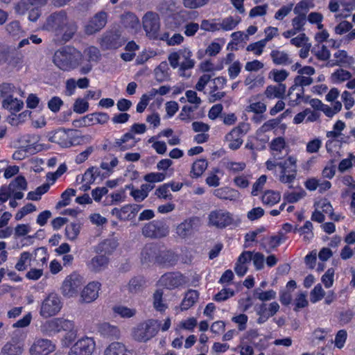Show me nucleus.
<instances>
[{"instance_id": "nucleus-1", "label": "nucleus", "mask_w": 355, "mask_h": 355, "mask_svg": "<svg viewBox=\"0 0 355 355\" xmlns=\"http://www.w3.org/2000/svg\"><path fill=\"white\" fill-rule=\"evenodd\" d=\"M44 28L48 31L53 32L60 36L62 41H69L77 31L75 21L70 19L64 10H60L51 14L46 19Z\"/></svg>"}, {"instance_id": "nucleus-2", "label": "nucleus", "mask_w": 355, "mask_h": 355, "mask_svg": "<svg viewBox=\"0 0 355 355\" xmlns=\"http://www.w3.org/2000/svg\"><path fill=\"white\" fill-rule=\"evenodd\" d=\"M55 65L62 71H71L83 64V54L71 46H64L57 50L53 56Z\"/></svg>"}, {"instance_id": "nucleus-3", "label": "nucleus", "mask_w": 355, "mask_h": 355, "mask_svg": "<svg viewBox=\"0 0 355 355\" xmlns=\"http://www.w3.org/2000/svg\"><path fill=\"white\" fill-rule=\"evenodd\" d=\"M192 52L187 48L173 52L168 55V60L172 68L179 67V73L181 76H184V71L193 69L195 66V60L191 58Z\"/></svg>"}, {"instance_id": "nucleus-4", "label": "nucleus", "mask_w": 355, "mask_h": 355, "mask_svg": "<svg viewBox=\"0 0 355 355\" xmlns=\"http://www.w3.org/2000/svg\"><path fill=\"white\" fill-rule=\"evenodd\" d=\"M81 137L76 130H65L59 128L51 132L49 140L52 143L59 144L63 148H69L78 145L80 143Z\"/></svg>"}, {"instance_id": "nucleus-5", "label": "nucleus", "mask_w": 355, "mask_h": 355, "mask_svg": "<svg viewBox=\"0 0 355 355\" xmlns=\"http://www.w3.org/2000/svg\"><path fill=\"white\" fill-rule=\"evenodd\" d=\"M161 324L157 320L150 319L139 323L132 330L134 339L139 342H146L156 336L160 329Z\"/></svg>"}, {"instance_id": "nucleus-6", "label": "nucleus", "mask_w": 355, "mask_h": 355, "mask_svg": "<svg viewBox=\"0 0 355 355\" xmlns=\"http://www.w3.org/2000/svg\"><path fill=\"white\" fill-rule=\"evenodd\" d=\"M146 130V126L144 123H134L128 132L124 134L121 138L115 140L114 147L121 151L133 148L138 142L134 134H144Z\"/></svg>"}, {"instance_id": "nucleus-7", "label": "nucleus", "mask_w": 355, "mask_h": 355, "mask_svg": "<svg viewBox=\"0 0 355 355\" xmlns=\"http://www.w3.org/2000/svg\"><path fill=\"white\" fill-rule=\"evenodd\" d=\"M127 41V38L122 35L119 28H112L105 31L101 38L100 44L103 49H116L122 46Z\"/></svg>"}, {"instance_id": "nucleus-8", "label": "nucleus", "mask_w": 355, "mask_h": 355, "mask_svg": "<svg viewBox=\"0 0 355 355\" xmlns=\"http://www.w3.org/2000/svg\"><path fill=\"white\" fill-rule=\"evenodd\" d=\"M141 233L146 238L161 239L168 234L169 227L162 220H153L143 225Z\"/></svg>"}, {"instance_id": "nucleus-9", "label": "nucleus", "mask_w": 355, "mask_h": 355, "mask_svg": "<svg viewBox=\"0 0 355 355\" xmlns=\"http://www.w3.org/2000/svg\"><path fill=\"white\" fill-rule=\"evenodd\" d=\"M62 306V302L59 295L51 293L42 301L40 314L44 318L55 315L60 312Z\"/></svg>"}, {"instance_id": "nucleus-10", "label": "nucleus", "mask_w": 355, "mask_h": 355, "mask_svg": "<svg viewBox=\"0 0 355 355\" xmlns=\"http://www.w3.org/2000/svg\"><path fill=\"white\" fill-rule=\"evenodd\" d=\"M297 159L289 156L286 160L277 162L278 166L281 168L279 181L282 183H292L297 175Z\"/></svg>"}, {"instance_id": "nucleus-11", "label": "nucleus", "mask_w": 355, "mask_h": 355, "mask_svg": "<svg viewBox=\"0 0 355 355\" xmlns=\"http://www.w3.org/2000/svg\"><path fill=\"white\" fill-rule=\"evenodd\" d=\"M142 25L146 36L150 39H157L160 29L159 15L153 12H146L142 18Z\"/></svg>"}, {"instance_id": "nucleus-12", "label": "nucleus", "mask_w": 355, "mask_h": 355, "mask_svg": "<svg viewBox=\"0 0 355 355\" xmlns=\"http://www.w3.org/2000/svg\"><path fill=\"white\" fill-rule=\"evenodd\" d=\"M209 225L219 229H223L234 223L232 214L223 209L211 211L208 216Z\"/></svg>"}, {"instance_id": "nucleus-13", "label": "nucleus", "mask_w": 355, "mask_h": 355, "mask_svg": "<svg viewBox=\"0 0 355 355\" xmlns=\"http://www.w3.org/2000/svg\"><path fill=\"white\" fill-rule=\"evenodd\" d=\"M96 349V343L92 338L83 337L78 340L71 347L68 355H92Z\"/></svg>"}, {"instance_id": "nucleus-14", "label": "nucleus", "mask_w": 355, "mask_h": 355, "mask_svg": "<svg viewBox=\"0 0 355 355\" xmlns=\"http://www.w3.org/2000/svg\"><path fill=\"white\" fill-rule=\"evenodd\" d=\"M108 14L103 10L96 12L85 26L87 35H93L101 31L107 23Z\"/></svg>"}, {"instance_id": "nucleus-15", "label": "nucleus", "mask_w": 355, "mask_h": 355, "mask_svg": "<svg viewBox=\"0 0 355 355\" xmlns=\"http://www.w3.org/2000/svg\"><path fill=\"white\" fill-rule=\"evenodd\" d=\"M200 222V218L198 217L186 219L177 226L176 234L182 239L189 237L198 230Z\"/></svg>"}, {"instance_id": "nucleus-16", "label": "nucleus", "mask_w": 355, "mask_h": 355, "mask_svg": "<svg viewBox=\"0 0 355 355\" xmlns=\"http://www.w3.org/2000/svg\"><path fill=\"white\" fill-rule=\"evenodd\" d=\"M82 286L80 277L72 274L67 277L62 286V293L67 297H73L80 289Z\"/></svg>"}, {"instance_id": "nucleus-17", "label": "nucleus", "mask_w": 355, "mask_h": 355, "mask_svg": "<svg viewBox=\"0 0 355 355\" xmlns=\"http://www.w3.org/2000/svg\"><path fill=\"white\" fill-rule=\"evenodd\" d=\"M160 284L168 289H173L186 283L185 277L180 272H168L163 275Z\"/></svg>"}, {"instance_id": "nucleus-18", "label": "nucleus", "mask_w": 355, "mask_h": 355, "mask_svg": "<svg viewBox=\"0 0 355 355\" xmlns=\"http://www.w3.org/2000/svg\"><path fill=\"white\" fill-rule=\"evenodd\" d=\"M159 248L157 244H146L141 252V261L143 264L149 265L157 263Z\"/></svg>"}, {"instance_id": "nucleus-19", "label": "nucleus", "mask_w": 355, "mask_h": 355, "mask_svg": "<svg viewBox=\"0 0 355 355\" xmlns=\"http://www.w3.org/2000/svg\"><path fill=\"white\" fill-rule=\"evenodd\" d=\"M279 310V305L277 302H273L269 304V313H267V304L262 303L257 309V313L259 316L257 322L259 324L264 323L270 317L275 315Z\"/></svg>"}, {"instance_id": "nucleus-20", "label": "nucleus", "mask_w": 355, "mask_h": 355, "mask_svg": "<svg viewBox=\"0 0 355 355\" xmlns=\"http://www.w3.org/2000/svg\"><path fill=\"white\" fill-rule=\"evenodd\" d=\"M55 346L47 339H38L30 348L31 355H48L53 352Z\"/></svg>"}, {"instance_id": "nucleus-21", "label": "nucleus", "mask_w": 355, "mask_h": 355, "mask_svg": "<svg viewBox=\"0 0 355 355\" xmlns=\"http://www.w3.org/2000/svg\"><path fill=\"white\" fill-rule=\"evenodd\" d=\"M23 352V343L17 338H12L2 347L0 355H21Z\"/></svg>"}, {"instance_id": "nucleus-22", "label": "nucleus", "mask_w": 355, "mask_h": 355, "mask_svg": "<svg viewBox=\"0 0 355 355\" xmlns=\"http://www.w3.org/2000/svg\"><path fill=\"white\" fill-rule=\"evenodd\" d=\"M244 133L240 126L234 128L225 136V140L229 143L228 146L232 150H237L243 144L242 137Z\"/></svg>"}, {"instance_id": "nucleus-23", "label": "nucleus", "mask_w": 355, "mask_h": 355, "mask_svg": "<svg viewBox=\"0 0 355 355\" xmlns=\"http://www.w3.org/2000/svg\"><path fill=\"white\" fill-rule=\"evenodd\" d=\"M84 53L87 58L88 62L80 67V72L82 74H87L92 69V65L90 64V62H97L101 57V54L99 50L95 46H89L86 49Z\"/></svg>"}, {"instance_id": "nucleus-24", "label": "nucleus", "mask_w": 355, "mask_h": 355, "mask_svg": "<svg viewBox=\"0 0 355 355\" xmlns=\"http://www.w3.org/2000/svg\"><path fill=\"white\" fill-rule=\"evenodd\" d=\"M100 286L101 284L98 282H92L89 283L82 291V301L89 303L95 300L98 296Z\"/></svg>"}, {"instance_id": "nucleus-25", "label": "nucleus", "mask_w": 355, "mask_h": 355, "mask_svg": "<svg viewBox=\"0 0 355 355\" xmlns=\"http://www.w3.org/2000/svg\"><path fill=\"white\" fill-rule=\"evenodd\" d=\"M122 25L134 33H137L140 29V22L139 18L135 14L131 12H127L122 14L120 17Z\"/></svg>"}, {"instance_id": "nucleus-26", "label": "nucleus", "mask_w": 355, "mask_h": 355, "mask_svg": "<svg viewBox=\"0 0 355 355\" xmlns=\"http://www.w3.org/2000/svg\"><path fill=\"white\" fill-rule=\"evenodd\" d=\"M110 259L107 256L99 254L94 257L87 263L88 268L94 272H100L105 269Z\"/></svg>"}, {"instance_id": "nucleus-27", "label": "nucleus", "mask_w": 355, "mask_h": 355, "mask_svg": "<svg viewBox=\"0 0 355 355\" xmlns=\"http://www.w3.org/2000/svg\"><path fill=\"white\" fill-rule=\"evenodd\" d=\"M49 327L55 331L73 330L74 327L73 322L64 318H55L49 322Z\"/></svg>"}, {"instance_id": "nucleus-28", "label": "nucleus", "mask_w": 355, "mask_h": 355, "mask_svg": "<svg viewBox=\"0 0 355 355\" xmlns=\"http://www.w3.org/2000/svg\"><path fill=\"white\" fill-rule=\"evenodd\" d=\"M104 355H133V353L128 349L123 343L114 342L105 349Z\"/></svg>"}, {"instance_id": "nucleus-29", "label": "nucleus", "mask_w": 355, "mask_h": 355, "mask_svg": "<svg viewBox=\"0 0 355 355\" xmlns=\"http://www.w3.org/2000/svg\"><path fill=\"white\" fill-rule=\"evenodd\" d=\"M118 243L114 239H107L101 242L96 247V252L98 254H103V255L111 254L117 248Z\"/></svg>"}, {"instance_id": "nucleus-30", "label": "nucleus", "mask_w": 355, "mask_h": 355, "mask_svg": "<svg viewBox=\"0 0 355 355\" xmlns=\"http://www.w3.org/2000/svg\"><path fill=\"white\" fill-rule=\"evenodd\" d=\"M98 331L101 336L110 339H117L120 335V331L117 327L107 322L99 324Z\"/></svg>"}, {"instance_id": "nucleus-31", "label": "nucleus", "mask_w": 355, "mask_h": 355, "mask_svg": "<svg viewBox=\"0 0 355 355\" xmlns=\"http://www.w3.org/2000/svg\"><path fill=\"white\" fill-rule=\"evenodd\" d=\"M286 87L285 84H278L277 85H269L266 87L264 94L268 98H284L286 93Z\"/></svg>"}, {"instance_id": "nucleus-32", "label": "nucleus", "mask_w": 355, "mask_h": 355, "mask_svg": "<svg viewBox=\"0 0 355 355\" xmlns=\"http://www.w3.org/2000/svg\"><path fill=\"white\" fill-rule=\"evenodd\" d=\"M313 81V78L310 77L303 76H296L294 81L295 84L290 87V95L293 94V91L298 90V94L296 95L297 98L300 94H304L303 87L311 85Z\"/></svg>"}, {"instance_id": "nucleus-33", "label": "nucleus", "mask_w": 355, "mask_h": 355, "mask_svg": "<svg viewBox=\"0 0 355 355\" xmlns=\"http://www.w3.org/2000/svg\"><path fill=\"white\" fill-rule=\"evenodd\" d=\"M3 107L9 110L12 114L19 112L24 107V102L13 98L12 96L6 97L2 102Z\"/></svg>"}, {"instance_id": "nucleus-34", "label": "nucleus", "mask_w": 355, "mask_h": 355, "mask_svg": "<svg viewBox=\"0 0 355 355\" xmlns=\"http://www.w3.org/2000/svg\"><path fill=\"white\" fill-rule=\"evenodd\" d=\"M199 298V293L196 290H189L182 301L180 309L182 311L188 310L193 306Z\"/></svg>"}, {"instance_id": "nucleus-35", "label": "nucleus", "mask_w": 355, "mask_h": 355, "mask_svg": "<svg viewBox=\"0 0 355 355\" xmlns=\"http://www.w3.org/2000/svg\"><path fill=\"white\" fill-rule=\"evenodd\" d=\"M214 195L223 200H234L239 197V193L235 189L229 187H222L214 191Z\"/></svg>"}, {"instance_id": "nucleus-36", "label": "nucleus", "mask_w": 355, "mask_h": 355, "mask_svg": "<svg viewBox=\"0 0 355 355\" xmlns=\"http://www.w3.org/2000/svg\"><path fill=\"white\" fill-rule=\"evenodd\" d=\"M177 261L175 254L171 251H161L159 250L157 263L164 266L173 265Z\"/></svg>"}, {"instance_id": "nucleus-37", "label": "nucleus", "mask_w": 355, "mask_h": 355, "mask_svg": "<svg viewBox=\"0 0 355 355\" xmlns=\"http://www.w3.org/2000/svg\"><path fill=\"white\" fill-rule=\"evenodd\" d=\"M241 21V17L239 16H230L225 17L218 22L219 30L222 29L225 31L233 30Z\"/></svg>"}, {"instance_id": "nucleus-38", "label": "nucleus", "mask_w": 355, "mask_h": 355, "mask_svg": "<svg viewBox=\"0 0 355 355\" xmlns=\"http://www.w3.org/2000/svg\"><path fill=\"white\" fill-rule=\"evenodd\" d=\"M208 166V162L206 159H198L193 163L191 176L193 178H198L200 177Z\"/></svg>"}, {"instance_id": "nucleus-39", "label": "nucleus", "mask_w": 355, "mask_h": 355, "mask_svg": "<svg viewBox=\"0 0 355 355\" xmlns=\"http://www.w3.org/2000/svg\"><path fill=\"white\" fill-rule=\"evenodd\" d=\"M6 31L10 36L14 38H19L24 34L19 21L16 20L8 24L6 26Z\"/></svg>"}, {"instance_id": "nucleus-40", "label": "nucleus", "mask_w": 355, "mask_h": 355, "mask_svg": "<svg viewBox=\"0 0 355 355\" xmlns=\"http://www.w3.org/2000/svg\"><path fill=\"white\" fill-rule=\"evenodd\" d=\"M281 199L280 193L273 190H267L261 197L262 202L264 205L272 206L277 204Z\"/></svg>"}, {"instance_id": "nucleus-41", "label": "nucleus", "mask_w": 355, "mask_h": 355, "mask_svg": "<svg viewBox=\"0 0 355 355\" xmlns=\"http://www.w3.org/2000/svg\"><path fill=\"white\" fill-rule=\"evenodd\" d=\"M270 56L272 62L277 65H286L292 62L289 60L288 55L284 51L273 50L270 53Z\"/></svg>"}, {"instance_id": "nucleus-42", "label": "nucleus", "mask_w": 355, "mask_h": 355, "mask_svg": "<svg viewBox=\"0 0 355 355\" xmlns=\"http://www.w3.org/2000/svg\"><path fill=\"white\" fill-rule=\"evenodd\" d=\"M168 66L166 61L162 62L154 70L156 80L161 83L169 78Z\"/></svg>"}, {"instance_id": "nucleus-43", "label": "nucleus", "mask_w": 355, "mask_h": 355, "mask_svg": "<svg viewBox=\"0 0 355 355\" xmlns=\"http://www.w3.org/2000/svg\"><path fill=\"white\" fill-rule=\"evenodd\" d=\"M32 254L28 252L21 253L18 261L15 264V269L18 271H24L28 266L31 265Z\"/></svg>"}, {"instance_id": "nucleus-44", "label": "nucleus", "mask_w": 355, "mask_h": 355, "mask_svg": "<svg viewBox=\"0 0 355 355\" xmlns=\"http://www.w3.org/2000/svg\"><path fill=\"white\" fill-rule=\"evenodd\" d=\"M8 189L10 192L17 190H26L27 189V182L24 176H17L14 180H12L8 185Z\"/></svg>"}, {"instance_id": "nucleus-45", "label": "nucleus", "mask_w": 355, "mask_h": 355, "mask_svg": "<svg viewBox=\"0 0 355 355\" xmlns=\"http://www.w3.org/2000/svg\"><path fill=\"white\" fill-rule=\"evenodd\" d=\"M80 231V225L78 223H71L66 226L65 235L70 241H75Z\"/></svg>"}, {"instance_id": "nucleus-46", "label": "nucleus", "mask_w": 355, "mask_h": 355, "mask_svg": "<svg viewBox=\"0 0 355 355\" xmlns=\"http://www.w3.org/2000/svg\"><path fill=\"white\" fill-rule=\"evenodd\" d=\"M144 283L145 281L142 277H133L130 280L128 284V289L130 293H137L141 291Z\"/></svg>"}, {"instance_id": "nucleus-47", "label": "nucleus", "mask_w": 355, "mask_h": 355, "mask_svg": "<svg viewBox=\"0 0 355 355\" xmlns=\"http://www.w3.org/2000/svg\"><path fill=\"white\" fill-rule=\"evenodd\" d=\"M286 142L284 138L277 137L273 139L270 143V148L272 151L276 152L274 153V157L279 159L281 157L278 155L279 153H281L282 150L285 148Z\"/></svg>"}, {"instance_id": "nucleus-48", "label": "nucleus", "mask_w": 355, "mask_h": 355, "mask_svg": "<svg viewBox=\"0 0 355 355\" xmlns=\"http://www.w3.org/2000/svg\"><path fill=\"white\" fill-rule=\"evenodd\" d=\"M115 313L122 318H130L135 315L137 311L135 309H130L125 306H116L113 308Z\"/></svg>"}, {"instance_id": "nucleus-49", "label": "nucleus", "mask_w": 355, "mask_h": 355, "mask_svg": "<svg viewBox=\"0 0 355 355\" xmlns=\"http://www.w3.org/2000/svg\"><path fill=\"white\" fill-rule=\"evenodd\" d=\"M281 236H272L266 239V243H263V248L266 250V252L269 253L272 250L276 248L281 243Z\"/></svg>"}, {"instance_id": "nucleus-50", "label": "nucleus", "mask_w": 355, "mask_h": 355, "mask_svg": "<svg viewBox=\"0 0 355 355\" xmlns=\"http://www.w3.org/2000/svg\"><path fill=\"white\" fill-rule=\"evenodd\" d=\"M325 295V292L323 290L320 284H318L310 293V300L312 303H315L321 300Z\"/></svg>"}, {"instance_id": "nucleus-51", "label": "nucleus", "mask_w": 355, "mask_h": 355, "mask_svg": "<svg viewBox=\"0 0 355 355\" xmlns=\"http://www.w3.org/2000/svg\"><path fill=\"white\" fill-rule=\"evenodd\" d=\"M76 190L73 189H66L61 195L62 200L57 204V207H63L69 205L70 198L76 196Z\"/></svg>"}, {"instance_id": "nucleus-52", "label": "nucleus", "mask_w": 355, "mask_h": 355, "mask_svg": "<svg viewBox=\"0 0 355 355\" xmlns=\"http://www.w3.org/2000/svg\"><path fill=\"white\" fill-rule=\"evenodd\" d=\"M288 76V73L285 69L278 70V69H272L269 73V78H272L274 81L277 83H282L284 80H285Z\"/></svg>"}, {"instance_id": "nucleus-53", "label": "nucleus", "mask_w": 355, "mask_h": 355, "mask_svg": "<svg viewBox=\"0 0 355 355\" xmlns=\"http://www.w3.org/2000/svg\"><path fill=\"white\" fill-rule=\"evenodd\" d=\"M331 77L334 81L343 82L349 80L352 77V74L347 70L339 69L332 73Z\"/></svg>"}, {"instance_id": "nucleus-54", "label": "nucleus", "mask_w": 355, "mask_h": 355, "mask_svg": "<svg viewBox=\"0 0 355 355\" xmlns=\"http://www.w3.org/2000/svg\"><path fill=\"white\" fill-rule=\"evenodd\" d=\"M89 109V103L83 98H77L73 104V110L76 113L83 114Z\"/></svg>"}, {"instance_id": "nucleus-55", "label": "nucleus", "mask_w": 355, "mask_h": 355, "mask_svg": "<svg viewBox=\"0 0 355 355\" xmlns=\"http://www.w3.org/2000/svg\"><path fill=\"white\" fill-rule=\"evenodd\" d=\"M33 7L31 0H21L15 5V9L17 14L24 15L27 11H30Z\"/></svg>"}, {"instance_id": "nucleus-56", "label": "nucleus", "mask_w": 355, "mask_h": 355, "mask_svg": "<svg viewBox=\"0 0 355 355\" xmlns=\"http://www.w3.org/2000/svg\"><path fill=\"white\" fill-rule=\"evenodd\" d=\"M162 292L157 291L153 295V305L155 309L159 311H163L166 309V304L162 302Z\"/></svg>"}, {"instance_id": "nucleus-57", "label": "nucleus", "mask_w": 355, "mask_h": 355, "mask_svg": "<svg viewBox=\"0 0 355 355\" xmlns=\"http://www.w3.org/2000/svg\"><path fill=\"white\" fill-rule=\"evenodd\" d=\"M197 106L184 105L182 107L179 117L182 121H190L192 119L191 114L197 109Z\"/></svg>"}, {"instance_id": "nucleus-58", "label": "nucleus", "mask_w": 355, "mask_h": 355, "mask_svg": "<svg viewBox=\"0 0 355 355\" xmlns=\"http://www.w3.org/2000/svg\"><path fill=\"white\" fill-rule=\"evenodd\" d=\"M306 18L305 14H300L292 19V26L297 32L304 30Z\"/></svg>"}, {"instance_id": "nucleus-59", "label": "nucleus", "mask_w": 355, "mask_h": 355, "mask_svg": "<svg viewBox=\"0 0 355 355\" xmlns=\"http://www.w3.org/2000/svg\"><path fill=\"white\" fill-rule=\"evenodd\" d=\"M246 110L257 114H263L266 110V105L262 102L252 103L247 107Z\"/></svg>"}, {"instance_id": "nucleus-60", "label": "nucleus", "mask_w": 355, "mask_h": 355, "mask_svg": "<svg viewBox=\"0 0 355 355\" xmlns=\"http://www.w3.org/2000/svg\"><path fill=\"white\" fill-rule=\"evenodd\" d=\"M63 103L62 100L60 97L53 96L49 101L48 107L51 112L56 113L59 112Z\"/></svg>"}, {"instance_id": "nucleus-61", "label": "nucleus", "mask_w": 355, "mask_h": 355, "mask_svg": "<svg viewBox=\"0 0 355 355\" xmlns=\"http://www.w3.org/2000/svg\"><path fill=\"white\" fill-rule=\"evenodd\" d=\"M306 195V192L302 190L300 192H291L285 193L284 196V199L289 203H294L304 198Z\"/></svg>"}, {"instance_id": "nucleus-62", "label": "nucleus", "mask_w": 355, "mask_h": 355, "mask_svg": "<svg viewBox=\"0 0 355 355\" xmlns=\"http://www.w3.org/2000/svg\"><path fill=\"white\" fill-rule=\"evenodd\" d=\"M166 178L164 173H150L146 174L144 179L145 181L150 183H155L163 181Z\"/></svg>"}, {"instance_id": "nucleus-63", "label": "nucleus", "mask_w": 355, "mask_h": 355, "mask_svg": "<svg viewBox=\"0 0 355 355\" xmlns=\"http://www.w3.org/2000/svg\"><path fill=\"white\" fill-rule=\"evenodd\" d=\"M266 44L263 40H259L257 42L249 44L246 50L248 51H252L257 55H259L262 53L263 48L265 47Z\"/></svg>"}, {"instance_id": "nucleus-64", "label": "nucleus", "mask_w": 355, "mask_h": 355, "mask_svg": "<svg viewBox=\"0 0 355 355\" xmlns=\"http://www.w3.org/2000/svg\"><path fill=\"white\" fill-rule=\"evenodd\" d=\"M200 28L206 31L214 32L219 31L218 23L216 22V19L211 21L204 19L201 22Z\"/></svg>"}]
</instances>
